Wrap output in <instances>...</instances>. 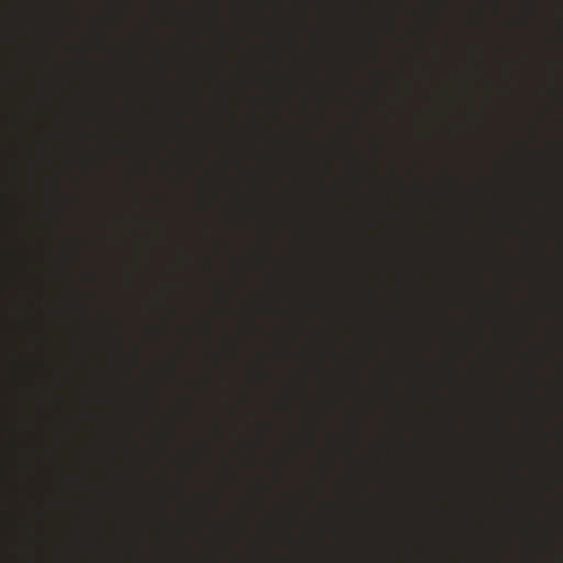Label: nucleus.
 <instances>
[{
    "label": "nucleus",
    "instance_id": "1",
    "mask_svg": "<svg viewBox=\"0 0 563 563\" xmlns=\"http://www.w3.org/2000/svg\"><path fill=\"white\" fill-rule=\"evenodd\" d=\"M532 556H533V555H532V553H529V554L527 555V558H526L525 563H529V562L533 559Z\"/></svg>",
    "mask_w": 563,
    "mask_h": 563
}]
</instances>
